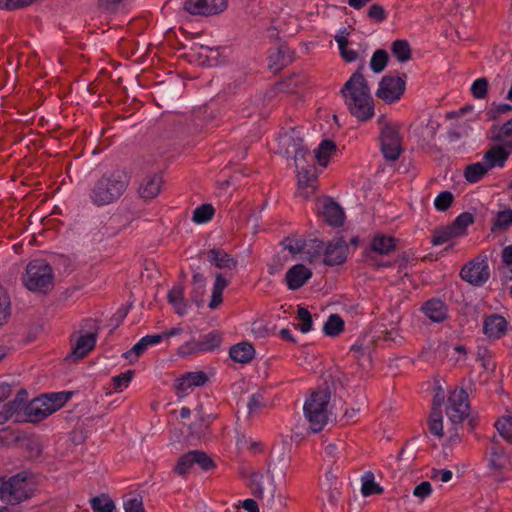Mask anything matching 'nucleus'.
I'll list each match as a JSON object with an SVG mask.
<instances>
[{
  "label": "nucleus",
  "mask_w": 512,
  "mask_h": 512,
  "mask_svg": "<svg viewBox=\"0 0 512 512\" xmlns=\"http://www.w3.org/2000/svg\"><path fill=\"white\" fill-rule=\"evenodd\" d=\"M340 92L350 114L357 120L366 122L374 116V100L360 69L350 76Z\"/></svg>",
  "instance_id": "obj_1"
},
{
  "label": "nucleus",
  "mask_w": 512,
  "mask_h": 512,
  "mask_svg": "<svg viewBox=\"0 0 512 512\" xmlns=\"http://www.w3.org/2000/svg\"><path fill=\"white\" fill-rule=\"evenodd\" d=\"M331 389L328 385L318 387L306 399L303 412L313 433L320 432L328 423Z\"/></svg>",
  "instance_id": "obj_2"
},
{
  "label": "nucleus",
  "mask_w": 512,
  "mask_h": 512,
  "mask_svg": "<svg viewBox=\"0 0 512 512\" xmlns=\"http://www.w3.org/2000/svg\"><path fill=\"white\" fill-rule=\"evenodd\" d=\"M128 179L125 173L115 171L103 175L93 186L90 199L97 206L116 201L126 190Z\"/></svg>",
  "instance_id": "obj_3"
},
{
  "label": "nucleus",
  "mask_w": 512,
  "mask_h": 512,
  "mask_svg": "<svg viewBox=\"0 0 512 512\" xmlns=\"http://www.w3.org/2000/svg\"><path fill=\"white\" fill-rule=\"evenodd\" d=\"M32 491V478L27 472L16 474L7 480L0 479V499L7 504L15 505L28 499Z\"/></svg>",
  "instance_id": "obj_4"
},
{
  "label": "nucleus",
  "mask_w": 512,
  "mask_h": 512,
  "mask_svg": "<svg viewBox=\"0 0 512 512\" xmlns=\"http://www.w3.org/2000/svg\"><path fill=\"white\" fill-rule=\"evenodd\" d=\"M273 149L279 155L285 157L293 156L295 164H298L300 160L306 163L307 158L313 159L311 153L303 144L300 132L295 128L280 133L276 139V147Z\"/></svg>",
  "instance_id": "obj_5"
},
{
  "label": "nucleus",
  "mask_w": 512,
  "mask_h": 512,
  "mask_svg": "<svg viewBox=\"0 0 512 512\" xmlns=\"http://www.w3.org/2000/svg\"><path fill=\"white\" fill-rule=\"evenodd\" d=\"M53 271L45 260L31 261L26 267L23 283L33 292L46 293L53 287Z\"/></svg>",
  "instance_id": "obj_6"
},
{
  "label": "nucleus",
  "mask_w": 512,
  "mask_h": 512,
  "mask_svg": "<svg viewBox=\"0 0 512 512\" xmlns=\"http://www.w3.org/2000/svg\"><path fill=\"white\" fill-rule=\"evenodd\" d=\"M406 90L404 77L385 75L382 77L376 90V97L387 104L398 102Z\"/></svg>",
  "instance_id": "obj_7"
},
{
  "label": "nucleus",
  "mask_w": 512,
  "mask_h": 512,
  "mask_svg": "<svg viewBox=\"0 0 512 512\" xmlns=\"http://www.w3.org/2000/svg\"><path fill=\"white\" fill-rule=\"evenodd\" d=\"M468 395L463 389H455L448 397L446 414L452 425H461L469 415Z\"/></svg>",
  "instance_id": "obj_8"
},
{
  "label": "nucleus",
  "mask_w": 512,
  "mask_h": 512,
  "mask_svg": "<svg viewBox=\"0 0 512 512\" xmlns=\"http://www.w3.org/2000/svg\"><path fill=\"white\" fill-rule=\"evenodd\" d=\"M295 166L297 168L298 193L300 196L307 199L315 191L316 176L313 159L310 160L307 158L306 163L300 160Z\"/></svg>",
  "instance_id": "obj_9"
},
{
  "label": "nucleus",
  "mask_w": 512,
  "mask_h": 512,
  "mask_svg": "<svg viewBox=\"0 0 512 512\" xmlns=\"http://www.w3.org/2000/svg\"><path fill=\"white\" fill-rule=\"evenodd\" d=\"M227 8V0H185L183 9L195 16H214Z\"/></svg>",
  "instance_id": "obj_10"
},
{
  "label": "nucleus",
  "mask_w": 512,
  "mask_h": 512,
  "mask_svg": "<svg viewBox=\"0 0 512 512\" xmlns=\"http://www.w3.org/2000/svg\"><path fill=\"white\" fill-rule=\"evenodd\" d=\"M381 150L387 160L395 161L399 158L402 148L398 130L386 124L381 129Z\"/></svg>",
  "instance_id": "obj_11"
},
{
  "label": "nucleus",
  "mask_w": 512,
  "mask_h": 512,
  "mask_svg": "<svg viewBox=\"0 0 512 512\" xmlns=\"http://www.w3.org/2000/svg\"><path fill=\"white\" fill-rule=\"evenodd\" d=\"M489 276V265L484 259H474L461 270L462 279L473 285L485 283Z\"/></svg>",
  "instance_id": "obj_12"
},
{
  "label": "nucleus",
  "mask_w": 512,
  "mask_h": 512,
  "mask_svg": "<svg viewBox=\"0 0 512 512\" xmlns=\"http://www.w3.org/2000/svg\"><path fill=\"white\" fill-rule=\"evenodd\" d=\"M250 488L254 496L263 499L265 490L268 493L267 502L271 504L273 502L276 487L273 483L272 476L263 475L261 473H253L251 476Z\"/></svg>",
  "instance_id": "obj_13"
},
{
  "label": "nucleus",
  "mask_w": 512,
  "mask_h": 512,
  "mask_svg": "<svg viewBox=\"0 0 512 512\" xmlns=\"http://www.w3.org/2000/svg\"><path fill=\"white\" fill-rule=\"evenodd\" d=\"M348 246L343 239L331 241L323 252V262L328 266L340 265L346 260Z\"/></svg>",
  "instance_id": "obj_14"
},
{
  "label": "nucleus",
  "mask_w": 512,
  "mask_h": 512,
  "mask_svg": "<svg viewBox=\"0 0 512 512\" xmlns=\"http://www.w3.org/2000/svg\"><path fill=\"white\" fill-rule=\"evenodd\" d=\"M221 338L215 333H209L199 341L187 342L179 348V353L185 355L194 352L212 351L220 345Z\"/></svg>",
  "instance_id": "obj_15"
},
{
  "label": "nucleus",
  "mask_w": 512,
  "mask_h": 512,
  "mask_svg": "<svg viewBox=\"0 0 512 512\" xmlns=\"http://www.w3.org/2000/svg\"><path fill=\"white\" fill-rule=\"evenodd\" d=\"M511 153V148H508V146L503 143L496 142V144L492 145L486 151L484 155L485 164H487L490 169L494 167L502 168L504 167Z\"/></svg>",
  "instance_id": "obj_16"
},
{
  "label": "nucleus",
  "mask_w": 512,
  "mask_h": 512,
  "mask_svg": "<svg viewBox=\"0 0 512 512\" xmlns=\"http://www.w3.org/2000/svg\"><path fill=\"white\" fill-rule=\"evenodd\" d=\"M312 277V271L303 264L292 266L285 274V283L290 290L301 288Z\"/></svg>",
  "instance_id": "obj_17"
},
{
  "label": "nucleus",
  "mask_w": 512,
  "mask_h": 512,
  "mask_svg": "<svg viewBox=\"0 0 512 512\" xmlns=\"http://www.w3.org/2000/svg\"><path fill=\"white\" fill-rule=\"evenodd\" d=\"M506 319L499 314H491L484 318L483 321V332L491 339H499L502 337L507 330Z\"/></svg>",
  "instance_id": "obj_18"
},
{
  "label": "nucleus",
  "mask_w": 512,
  "mask_h": 512,
  "mask_svg": "<svg viewBox=\"0 0 512 512\" xmlns=\"http://www.w3.org/2000/svg\"><path fill=\"white\" fill-rule=\"evenodd\" d=\"M206 259L220 270H233L237 267V260L223 249H210L206 252Z\"/></svg>",
  "instance_id": "obj_19"
},
{
  "label": "nucleus",
  "mask_w": 512,
  "mask_h": 512,
  "mask_svg": "<svg viewBox=\"0 0 512 512\" xmlns=\"http://www.w3.org/2000/svg\"><path fill=\"white\" fill-rule=\"evenodd\" d=\"M512 462L509 454L499 446H492L489 458V468L495 475H500L503 471L510 469Z\"/></svg>",
  "instance_id": "obj_20"
},
{
  "label": "nucleus",
  "mask_w": 512,
  "mask_h": 512,
  "mask_svg": "<svg viewBox=\"0 0 512 512\" xmlns=\"http://www.w3.org/2000/svg\"><path fill=\"white\" fill-rule=\"evenodd\" d=\"M96 339V332L79 335L73 344L71 356L74 359L84 358L95 347Z\"/></svg>",
  "instance_id": "obj_21"
},
{
  "label": "nucleus",
  "mask_w": 512,
  "mask_h": 512,
  "mask_svg": "<svg viewBox=\"0 0 512 512\" xmlns=\"http://www.w3.org/2000/svg\"><path fill=\"white\" fill-rule=\"evenodd\" d=\"M52 413H54L53 409H49L45 401H43L42 397L32 400L25 407V415L27 416V421L32 423L42 421Z\"/></svg>",
  "instance_id": "obj_22"
},
{
  "label": "nucleus",
  "mask_w": 512,
  "mask_h": 512,
  "mask_svg": "<svg viewBox=\"0 0 512 512\" xmlns=\"http://www.w3.org/2000/svg\"><path fill=\"white\" fill-rule=\"evenodd\" d=\"M207 380V375L202 371L188 372L177 379L176 389L184 395L189 389L204 385Z\"/></svg>",
  "instance_id": "obj_23"
},
{
  "label": "nucleus",
  "mask_w": 512,
  "mask_h": 512,
  "mask_svg": "<svg viewBox=\"0 0 512 512\" xmlns=\"http://www.w3.org/2000/svg\"><path fill=\"white\" fill-rule=\"evenodd\" d=\"M424 314L433 322H441L447 317V307L440 299H430L422 306Z\"/></svg>",
  "instance_id": "obj_24"
},
{
  "label": "nucleus",
  "mask_w": 512,
  "mask_h": 512,
  "mask_svg": "<svg viewBox=\"0 0 512 512\" xmlns=\"http://www.w3.org/2000/svg\"><path fill=\"white\" fill-rule=\"evenodd\" d=\"M323 217L325 222L331 226H341L344 222V212L339 204L327 200L323 205Z\"/></svg>",
  "instance_id": "obj_25"
},
{
  "label": "nucleus",
  "mask_w": 512,
  "mask_h": 512,
  "mask_svg": "<svg viewBox=\"0 0 512 512\" xmlns=\"http://www.w3.org/2000/svg\"><path fill=\"white\" fill-rule=\"evenodd\" d=\"M161 186V176L156 174L147 176L140 186V195L142 198L147 200L153 199L160 193Z\"/></svg>",
  "instance_id": "obj_26"
},
{
  "label": "nucleus",
  "mask_w": 512,
  "mask_h": 512,
  "mask_svg": "<svg viewBox=\"0 0 512 512\" xmlns=\"http://www.w3.org/2000/svg\"><path fill=\"white\" fill-rule=\"evenodd\" d=\"M232 360L238 363H248L255 355L253 346L247 342L238 343L230 348L229 351Z\"/></svg>",
  "instance_id": "obj_27"
},
{
  "label": "nucleus",
  "mask_w": 512,
  "mask_h": 512,
  "mask_svg": "<svg viewBox=\"0 0 512 512\" xmlns=\"http://www.w3.org/2000/svg\"><path fill=\"white\" fill-rule=\"evenodd\" d=\"M167 297L178 315L183 316L187 313L188 303L184 299V288L181 285L174 286Z\"/></svg>",
  "instance_id": "obj_28"
},
{
  "label": "nucleus",
  "mask_w": 512,
  "mask_h": 512,
  "mask_svg": "<svg viewBox=\"0 0 512 512\" xmlns=\"http://www.w3.org/2000/svg\"><path fill=\"white\" fill-rule=\"evenodd\" d=\"M491 139L500 142L512 149V119L502 126H493L491 128Z\"/></svg>",
  "instance_id": "obj_29"
},
{
  "label": "nucleus",
  "mask_w": 512,
  "mask_h": 512,
  "mask_svg": "<svg viewBox=\"0 0 512 512\" xmlns=\"http://www.w3.org/2000/svg\"><path fill=\"white\" fill-rule=\"evenodd\" d=\"M324 252V243L318 239L304 241L302 259L309 262L318 260Z\"/></svg>",
  "instance_id": "obj_30"
},
{
  "label": "nucleus",
  "mask_w": 512,
  "mask_h": 512,
  "mask_svg": "<svg viewBox=\"0 0 512 512\" xmlns=\"http://www.w3.org/2000/svg\"><path fill=\"white\" fill-rule=\"evenodd\" d=\"M229 282L224 278L223 274L218 273L215 275V282L213 285L211 300L209 302L210 309H216L222 303V294L224 289L228 286Z\"/></svg>",
  "instance_id": "obj_31"
},
{
  "label": "nucleus",
  "mask_w": 512,
  "mask_h": 512,
  "mask_svg": "<svg viewBox=\"0 0 512 512\" xmlns=\"http://www.w3.org/2000/svg\"><path fill=\"white\" fill-rule=\"evenodd\" d=\"M336 150V144L331 140H323L317 149L313 159H317L318 163L322 166H327L330 155Z\"/></svg>",
  "instance_id": "obj_32"
},
{
  "label": "nucleus",
  "mask_w": 512,
  "mask_h": 512,
  "mask_svg": "<svg viewBox=\"0 0 512 512\" xmlns=\"http://www.w3.org/2000/svg\"><path fill=\"white\" fill-rule=\"evenodd\" d=\"M490 168L485 162H477L471 165H468L465 169L464 176L466 180L470 183L478 182L488 171Z\"/></svg>",
  "instance_id": "obj_33"
},
{
  "label": "nucleus",
  "mask_w": 512,
  "mask_h": 512,
  "mask_svg": "<svg viewBox=\"0 0 512 512\" xmlns=\"http://www.w3.org/2000/svg\"><path fill=\"white\" fill-rule=\"evenodd\" d=\"M43 401L47 404L49 409H53V412L59 410L71 397L70 392H57L50 393L41 396Z\"/></svg>",
  "instance_id": "obj_34"
},
{
  "label": "nucleus",
  "mask_w": 512,
  "mask_h": 512,
  "mask_svg": "<svg viewBox=\"0 0 512 512\" xmlns=\"http://www.w3.org/2000/svg\"><path fill=\"white\" fill-rule=\"evenodd\" d=\"M391 51L399 62L404 63L411 59V48L406 40H395L391 45Z\"/></svg>",
  "instance_id": "obj_35"
},
{
  "label": "nucleus",
  "mask_w": 512,
  "mask_h": 512,
  "mask_svg": "<svg viewBox=\"0 0 512 512\" xmlns=\"http://www.w3.org/2000/svg\"><path fill=\"white\" fill-rule=\"evenodd\" d=\"M90 505L94 512H113L116 508L114 501L107 494L93 497L90 499Z\"/></svg>",
  "instance_id": "obj_36"
},
{
  "label": "nucleus",
  "mask_w": 512,
  "mask_h": 512,
  "mask_svg": "<svg viewBox=\"0 0 512 512\" xmlns=\"http://www.w3.org/2000/svg\"><path fill=\"white\" fill-rule=\"evenodd\" d=\"M395 248V239L384 235H377L371 242V249L380 254H386Z\"/></svg>",
  "instance_id": "obj_37"
},
{
  "label": "nucleus",
  "mask_w": 512,
  "mask_h": 512,
  "mask_svg": "<svg viewBox=\"0 0 512 512\" xmlns=\"http://www.w3.org/2000/svg\"><path fill=\"white\" fill-rule=\"evenodd\" d=\"M335 41L339 46L340 55L344 61L351 63L358 59V52L348 47V39L346 36L338 34L335 36Z\"/></svg>",
  "instance_id": "obj_38"
},
{
  "label": "nucleus",
  "mask_w": 512,
  "mask_h": 512,
  "mask_svg": "<svg viewBox=\"0 0 512 512\" xmlns=\"http://www.w3.org/2000/svg\"><path fill=\"white\" fill-rule=\"evenodd\" d=\"M344 329V321L337 314H332L329 316L328 320L325 322L323 326V331L327 336H337Z\"/></svg>",
  "instance_id": "obj_39"
},
{
  "label": "nucleus",
  "mask_w": 512,
  "mask_h": 512,
  "mask_svg": "<svg viewBox=\"0 0 512 512\" xmlns=\"http://www.w3.org/2000/svg\"><path fill=\"white\" fill-rule=\"evenodd\" d=\"M428 425H429V430L433 435H435L439 438L444 437L443 418H442L441 410H438L436 408L432 409L430 417H429Z\"/></svg>",
  "instance_id": "obj_40"
},
{
  "label": "nucleus",
  "mask_w": 512,
  "mask_h": 512,
  "mask_svg": "<svg viewBox=\"0 0 512 512\" xmlns=\"http://www.w3.org/2000/svg\"><path fill=\"white\" fill-rule=\"evenodd\" d=\"M472 223L473 216L468 212H464L460 214L449 226L454 231V234H456L457 236H461L465 234L466 228Z\"/></svg>",
  "instance_id": "obj_41"
},
{
  "label": "nucleus",
  "mask_w": 512,
  "mask_h": 512,
  "mask_svg": "<svg viewBox=\"0 0 512 512\" xmlns=\"http://www.w3.org/2000/svg\"><path fill=\"white\" fill-rule=\"evenodd\" d=\"M388 62V53L383 49L376 50L370 60V68L374 73L382 72Z\"/></svg>",
  "instance_id": "obj_42"
},
{
  "label": "nucleus",
  "mask_w": 512,
  "mask_h": 512,
  "mask_svg": "<svg viewBox=\"0 0 512 512\" xmlns=\"http://www.w3.org/2000/svg\"><path fill=\"white\" fill-rule=\"evenodd\" d=\"M214 212L215 210L211 204H203L194 210L192 220L197 224L206 223L211 220Z\"/></svg>",
  "instance_id": "obj_43"
},
{
  "label": "nucleus",
  "mask_w": 512,
  "mask_h": 512,
  "mask_svg": "<svg viewBox=\"0 0 512 512\" xmlns=\"http://www.w3.org/2000/svg\"><path fill=\"white\" fill-rule=\"evenodd\" d=\"M499 434L509 442H512V415L501 417L495 424Z\"/></svg>",
  "instance_id": "obj_44"
},
{
  "label": "nucleus",
  "mask_w": 512,
  "mask_h": 512,
  "mask_svg": "<svg viewBox=\"0 0 512 512\" xmlns=\"http://www.w3.org/2000/svg\"><path fill=\"white\" fill-rule=\"evenodd\" d=\"M511 225H512V209H506V210L497 212L495 220L493 222L492 230H495V229L505 230Z\"/></svg>",
  "instance_id": "obj_45"
},
{
  "label": "nucleus",
  "mask_w": 512,
  "mask_h": 512,
  "mask_svg": "<svg viewBox=\"0 0 512 512\" xmlns=\"http://www.w3.org/2000/svg\"><path fill=\"white\" fill-rule=\"evenodd\" d=\"M297 318L300 321L298 328L302 333H307L312 329V315L308 309L299 307L297 310Z\"/></svg>",
  "instance_id": "obj_46"
},
{
  "label": "nucleus",
  "mask_w": 512,
  "mask_h": 512,
  "mask_svg": "<svg viewBox=\"0 0 512 512\" xmlns=\"http://www.w3.org/2000/svg\"><path fill=\"white\" fill-rule=\"evenodd\" d=\"M454 237L458 236L454 234V231L451 229L450 226H447L435 230L431 241L433 245H442Z\"/></svg>",
  "instance_id": "obj_47"
},
{
  "label": "nucleus",
  "mask_w": 512,
  "mask_h": 512,
  "mask_svg": "<svg viewBox=\"0 0 512 512\" xmlns=\"http://www.w3.org/2000/svg\"><path fill=\"white\" fill-rule=\"evenodd\" d=\"M194 464L192 451H190L179 458L174 470L178 475L184 476Z\"/></svg>",
  "instance_id": "obj_48"
},
{
  "label": "nucleus",
  "mask_w": 512,
  "mask_h": 512,
  "mask_svg": "<svg viewBox=\"0 0 512 512\" xmlns=\"http://www.w3.org/2000/svg\"><path fill=\"white\" fill-rule=\"evenodd\" d=\"M10 316V299L4 288L0 287V326L7 322Z\"/></svg>",
  "instance_id": "obj_49"
},
{
  "label": "nucleus",
  "mask_w": 512,
  "mask_h": 512,
  "mask_svg": "<svg viewBox=\"0 0 512 512\" xmlns=\"http://www.w3.org/2000/svg\"><path fill=\"white\" fill-rule=\"evenodd\" d=\"M285 250H288L292 255L301 254L303 252L304 241L296 237H287L282 241Z\"/></svg>",
  "instance_id": "obj_50"
},
{
  "label": "nucleus",
  "mask_w": 512,
  "mask_h": 512,
  "mask_svg": "<svg viewBox=\"0 0 512 512\" xmlns=\"http://www.w3.org/2000/svg\"><path fill=\"white\" fill-rule=\"evenodd\" d=\"M361 492L363 496L367 497L373 494H381L383 492V488L374 481L373 475H371L369 478L366 477L364 479Z\"/></svg>",
  "instance_id": "obj_51"
},
{
  "label": "nucleus",
  "mask_w": 512,
  "mask_h": 512,
  "mask_svg": "<svg viewBox=\"0 0 512 512\" xmlns=\"http://www.w3.org/2000/svg\"><path fill=\"white\" fill-rule=\"evenodd\" d=\"M488 90V81L486 78H478L476 79L472 86H471V92L473 96L477 99H483L487 95Z\"/></svg>",
  "instance_id": "obj_52"
},
{
  "label": "nucleus",
  "mask_w": 512,
  "mask_h": 512,
  "mask_svg": "<svg viewBox=\"0 0 512 512\" xmlns=\"http://www.w3.org/2000/svg\"><path fill=\"white\" fill-rule=\"evenodd\" d=\"M453 199L454 196L451 192L443 191L436 197L434 201L435 208L438 211H445L451 206Z\"/></svg>",
  "instance_id": "obj_53"
},
{
  "label": "nucleus",
  "mask_w": 512,
  "mask_h": 512,
  "mask_svg": "<svg viewBox=\"0 0 512 512\" xmlns=\"http://www.w3.org/2000/svg\"><path fill=\"white\" fill-rule=\"evenodd\" d=\"M148 347L149 345L141 338L129 351L124 353V357L130 362H133L142 355Z\"/></svg>",
  "instance_id": "obj_54"
},
{
  "label": "nucleus",
  "mask_w": 512,
  "mask_h": 512,
  "mask_svg": "<svg viewBox=\"0 0 512 512\" xmlns=\"http://www.w3.org/2000/svg\"><path fill=\"white\" fill-rule=\"evenodd\" d=\"M192 455L195 464H198L203 470H208L214 466L212 459L206 453L194 450Z\"/></svg>",
  "instance_id": "obj_55"
},
{
  "label": "nucleus",
  "mask_w": 512,
  "mask_h": 512,
  "mask_svg": "<svg viewBox=\"0 0 512 512\" xmlns=\"http://www.w3.org/2000/svg\"><path fill=\"white\" fill-rule=\"evenodd\" d=\"M133 376H134V371L128 370L125 373H122L120 375L113 377L112 381H113L114 389L120 390L122 388L128 387Z\"/></svg>",
  "instance_id": "obj_56"
},
{
  "label": "nucleus",
  "mask_w": 512,
  "mask_h": 512,
  "mask_svg": "<svg viewBox=\"0 0 512 512\" xmlns=\"http://www.w3.org/2000/svg\"><path fill=\"white\" fill-rule=\"evenodd\" d=\"M36 0H0V9L15 10L33 4Z\"/></svg>",
  "instance_id": "obj_57"
},
{
  "label": "nucleus",
  "mask_w": 512,
  "mask_h": 512,
  "mask_svg": "<svg viewBox=\"0 0 512 512\" xmlns=\"http://www.w3.org/2000/svg\"><path fill=\"white\" fill-rule=\"evenodd\" d=\"M351 353L356 360H360L364 356H368L370 352L369 345H366L363 340H358L350 348Z\"/></svg>",
  "instance_id": "obj_58"
},
{
  "label": "nucleus",
  "mask_w": 512,
  "mask_h": 512,
  "mask_svg": "<svg viewBox=\"0 0 512 512\" xmlns=\"http://www.w3.org/2000/svg\"><path fill=\"white\" fill-rule=\"evenodd\" d=\"M432 491L431 483L429 481H423L414 488L413 495L420 500H424L432 494Z\"/></svg>",
  "instance_id": "obj_59"
},
{
  "label": "nucleus",
  "mask_w": 512,
  "mask_h": 512,
  "mask_svg": "<svg viewBox=\"0 0 512 512\" xmlns=\"http://www.w3.org/2000/svg\"><path fill=\"white\" fill-rule=\"evenodd\" d=\"M512 111V106L509 104H492L491 108L487 111V116L490 120H495L500 114H505Z\"/></svg>",
  "instance_id": "obj_60"
},
{
  "label": "nucleus",
  "mask_w": 512,
  "mask_h": 512,
  "mask_svg": "<svg viewBox=\"0 0 512 512\" xmlns=\"http://www.w3.org/2000/svg\"><path fill=\"white\" fill-rule=\"evenodd\" d=\"M125 512H146L141 498L134 497L124 502Z\"/></svg>",
  "instance_id": "obj_61"
},
{
  "label": "nucleus",
  "mask_w": 512,
  "mask_h": 512,
  "mask_svg": "<svg viewBox=\"0 0 512 512\" xmlns=\"http://www.w3.org/2000/svg\"><path fill=\"white\" fill-rule=\"evenodd\" d=\"M368 16L377 22H382L386 19L387 14L383 6L373 4L368 9Z\"/></svg>",
  "instance_id": "obj_62"
},
{
  "label": "nucleus",
  "mask_w": 512,
  "mask_h": 512,
  "mask_svg": "<svg viewBox=\"0 0 512 512\" xmlns=\"http://www.w3.org/2000/svg\"><path fill=\"white\" fill-rule=\"evenodd\" d=\"M27 392L24 389H21L16 394L13 401L8 402V405H13L11 408H13L17 413L25 407V404L27 402Z\"/></svg>",
  "instance_id": "obj_63"
},
{
  "label": "nucleus",
  "mask_w": 512,
  "mask_h": 512,
  "mask_svg": "<svg viewBox=\"0 0 512 512\" xmlns=\"http://www.w3.org/2000/svg\"><path fill=\"white\" fill-rule=\"evenodd\" d=\"M286 61L284 59L282 49L278 48L271 56H270V68L274 70H280L283 66H285Z\"/></svg>",
  "instance_id": "obj_64"
}]
</instances>
